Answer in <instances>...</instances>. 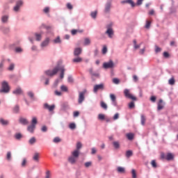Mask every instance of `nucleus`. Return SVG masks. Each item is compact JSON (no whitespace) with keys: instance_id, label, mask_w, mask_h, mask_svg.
Instances as JSON below:
<instances>
[{"instance_id":"obj_1","label":"nucleus","mask_w":178,"mask_h":178,"mask_svg":"<svg viewBox=\"0 0 178 178\" xmlns=\"http://www.w3.org/2000/svg\"><path fill=\"white\" fill-rule=\"evenodd\" d=\"M72 155L68 158V162L72 165H74L76 162H77V159H79V156H80V151L74 150L72 152Z\"/></svg>"},{"instance_id":"obj_2","label":"nucleus","mask_w":178,"mask_h":178,"mask_svg":"<svg viewBox=\"0 0 178 178\" xmlns=\"http://www.w3.org/2000/svg\"><path fill=\"white\" fill-rule=\"evenodd\" d=\"M10 91V87L9 84L6 81H3L1 83V88L0 89V94H8Z\"/></svg>"},{"instance_id":"obj_3","label":"nucleus","mask_w":178,"mask_h":178,"mask_svg":"<svg viewBox=\"0 0 178 178\" xmlns=\"http://www.w3.org/2000/svg\"><path fill=\"white\" fill-rule=\"evenodd\" d=\"M124 97H126V98H128L129 99H132L133 101H137V97L131 95L129 89H125L124 90Z\"/></svg>"},{"instance_id":"obj_4","label":"nucleus","mask_w":178,"mask_h":178,"mask_svg":"<svg viewBox=\"0 0 178 178\" xmlns=\"http://www.w3.org/2000/svg\"><path fill=\"white\" fill-rule=\"evenodd\" d=\"M106 29L107 31H106V34L108 35L109 38H112L114 34L113 29H112V24L107 25Z\"/></svg>"},{"instance_id":"obj_5","label":"nucleus","mask_w":178,"mask_h":178,"mask_svg":"<svg viewBox=\"0 0 178 178\" xmlns=\"http://www.w3.org/2000/svg\"><path fill=\"white\" fill-rule=\"evenodd\" d=\"M58 72H59V67H56L52 70L46 71L45 74H47V76H49L50 77H53V76H55V74H56V73H58Z\"/></svg>"},{"instance_id":"obj_6","label":"nucleus","mask_w":178,"mask_h":178,"mask_svg":"<svg viewBox=\"0 0 178 178\" xmlns=\"http://www.w3.org/2000/svg\"><path fill=\"white\" fill-rule=\"evenodd\" d=\"M105 88V85L104 83H100L99 85H95L93 88L94 92H98V91L103 90Z\"/></svg>"},{"instance_id":"obj_7","label":"nucleus","mask_w":178,"mask_h":178,"mask_svg":"<svg viewBox=\"0 0 178 178\" xmlns=\"http://www.w3.org/2000/svg\"><path fill=\"white\" fill-rule=\"evenodd\" d=\"M115 66V63H113V61L112 60H109L107 63H104L103 67L104 69H112Z\"/></svg>"},{"instance_id":"obj_8","label":"nucleus","mask_w":178,"mask_h":178,"mask_svg":"<svg viewBox=\"0 0 178 178\" xmlns=\"http://www.w3.org/2000/svg\"><path fill=\"white\" fill-rule=\"evenodd\" d=\"M85 94H86V91L79 92V100H78L79 104H82L83 101H84Z\"/></svg>"},{"instance_id":"obj_9","label":"nucleus","mask_w":178,"mask_h":178,"mask_svg":"<svg viewBox=\"0 0 178 178\" xmlns=\"http://www.w3.org/2000/svg\"><path fill=\"white\" fill-rule=\"evenodd\" d=\"M165 106V104H163V100L159 99L158 104H157V109L158 111H162Z\"/></svg>"},{"instance_id":"obj_10","label":"nucleus","mask_w":178,"mask_h":178,"mask_svg":"<svg viewBox=\"0 0 178 178\" xmlns=\"http://www.w3.org/2000/svg\"><path fill=\"white\" fill-rule=\"evenodd\" d=\"M44 108L48 109V111H49V112H52V111H54V109H55V105L54 104L50 106L49 104L46 103V104H44Z\"/></svg>"},{"instance_id":"obj_11","label":"nucleus","mask_w":178,"mask_h":178,"mask_svg":"<svg viewBox=\"0 0 178 178\" xmlns=\"http://www.w3.org/2000/svg\"><path fill=\"white\" fill-rule=\"evenodd\" d=\"M121 3H129L130 6H132V8H134V6H136V4L134 3V1H133V0H125V1H122Z\"/></svg>"},{"instance_id":"obj_12","label":"nucleus","mask_w":178,"mask_h":178,"mask_svg":"<svg viewBox=\"0 0 178 178\" xmlns=\"http://www.w3.org/2000/svg\"><path fill=\"white\" fill-rule=\"evenodd\" d=\"M48 44H49V39L47 38L42 43L41 47L42 48H44L45 47H48Z\"/></svg>"},{"instance_id":"obj_13","label":"nucleus","mask_w":178,"mask_h":178,"mask_svg":"<svg viewBox=\"0 0 178 178\" xmlns=\"http://www.w3.org/2000/svg\"><path fill=\"white\" fill-rule=\"evenodd\" d=\"M81 51H82L81 48L80 47L76 48L74 51V56H79V55H81Z\"/></svg>"},{"instance_id":"obj_14","label":"nucleus","mask_w":178,"mask_h":178,"mask_svg":"<svg viewBox=\"0 0 178 178\" xmlns=\"http://www.w3.org/2000/svg\"><path fill=\"white\" fill-rule=\"evenodd\" d=\"M89 73H90V74H91V76L92 77H99V74H98L97 72H94V70H92V68L89 69Z\"/></svg>"},{"instance_id":"obj_15","label":"nucleus","mask_w":178,"mask_h":178,"mask_svg":"<svg viewBox=\"0 0 178 178\" xmlns=\"http://www.w3.org/2000/svg\"><path fill=\"white\" fill-rule=\"evenodd\" d=\"M83 29H72V31H71V34L72 35H76V34L77 33H83Z\"/></svg>"},{"instance_id":"obj_16","label":"nucleus","mask_w":178,"mask_h":178,"mask_svg":"<svg viewBox=\"0 0 178 178\" xmlns=\"http://www.w3.org/2000/svg\"><path fill=\"white\" fill-rule=\"evenodd\" d=\"M173 158H175V156L173 155V154L168 153L166 155L165 159L167 161H172V159H173Z\"/></svg>"},{"instance_id":"obj_17","label":"nucleus","mask_w":178,"mask_h":178,"mask_svg":"<svg viewBox=\"0 0 178 178\" xmlns=\"http://www.w3.org/2000/svg\"><path fill=\"white\" fill-rule=\"evenodd\" d=\"M13 92V94H15V95H20V94H22V92H23V91L22 90V88H17Z\"/></svg>"},{"instance_id":"obj_18","label":"nucleus","mask_w":178,"mask_h":178,"mask_svg":"<svg viewBox=\"0 0 178 178\" xmlns=\"http://www.w3.org/2000/svg\"><path fill=\"white\" fill-rule=\"evenodd\" d=\"M33 161H35V162H38L39 159H40V154L39 153H35L33 154Z\"/></svg>"},{"instance_id":"obj_19","label":"nucleus","mask_w":178,"mask_h":178,"mask_svg":"<svg viewBox=\"0 0 178 178\" xmlns=\"http://www.w3.org/2000/svg\"><path fill=\"white\" fill-rule=\"evenodd\" d=\"M19 123H22V124H29V121L26 118H19Z\"/></svg>"},{"instance_id":"obj_20","label":"nucleus","mask_w":178,"mask_h":178,"mask_svg":"<svg viewBox=\"0 0 178 178\" xmlns=\"http://www.w3.org/2000/svg\"><path fill=\"white\" fill-rule=\"evenodd\" d=\"M0 123H1L3 126H8V124H9V121L4 120L3 118H1Z\"/></svg>"},{"instance_id":"obj_21","label":"nucleus","mask_w":178,"mask_h":178,"mask_svg":"<svg viewBox=\"0 0 178 178\" xmlns=\"http://www.w3.org/2000/svg\"><path fill=\"white\" fill-rule=\"evenodd\" d=\"M113 145L115 149H119V148H120V143L118 141L113 142Z\"/></svg>"},{"instance_id":"obj_22","label":"nucleus","mask_w":178,"mask_h":178,"mask_svg":"<svg viewBox=\"0 0 178 178\" xmlns=\"http://www.w3.org/2000/svg\"><path fill=\"white\" fill-rule=\"evenodd\" d=\"M111 10V3H107L105 7L104 12L105 13H108Z\"/></svg>"},{"instance_id":"obj_23","label":"nucleus","mask_w":178,"mask_h":178,"mask_svg":"<svg viewBox=\"0 0 178 178\" xmlns=\"http://www.w3.org/2000/svg\"><path fill=\"white\" fill-rule=\"evenodd\" d=\"M117 171L118 173H126V170L123 167H118Z\"/></svg>"},{"instance_id":"obj_24","label":"nucleus","mask_w":178,"mask_h":178,"mask_svg":"<svg viewBox=\"0 0 178 178\" xmlns=\"http://www.w3.org/2000/svg\"><path fill=\"white\" fill-rule=\"evenodd\" d=\"M72 62H74V63H79L80 62H83V58H81V57H77L76 58H74L72 60Z\"/></svg>"},{"instance_id":"obj_25","label":"nucleus","mask_w":178,"mask_h":178,"mask_svg":"<svg viewBox=\"0 0 178 178\" xmlns=\"http://www.w3.org/2000/svg\"><path fill=\"white\" fill-rule=\"evenodd\" d=\"M35 129V125L29 126L28 127V131H30V133H33Z\"/></svg>"},{"instance_id":"obj_26","label":"nucleus","mask_w":178,"mask_h":178,"mask_svg":"<svg viewBox=\"0 0 178 178\" xmlns=\"http://www.w3.org/2000/svg\"><path fill=\"white\" fill-rule=\"evenodd\" d=\"M15 138L16 140H20L21 138H23V135L20 133H17L15 135Z\"/></svg>"},{"instance_id":"obj_27","label":"nucleus","mask_w":178,"mask_h":178,"mask_svg":"<svg viewBox=\"0 0 178 178\" xmlns=\"http://www.w3.org/2000/svg\"><path fill=\"white\" fill-rule=\"evenodd\" d=\"M100 105H101L102 108L103 109H104L105 111H106V109H108V105L106 104V103L104 102H101Z\"/></svg>"},{"instance_id":"obj_28","label":"nucleus","mask_w":178,"mask_h":178,"mask_svg":"<svg viewBox=\"0 0 178 178\" xmlns=\"http://www.w3.org/2000/svg\"><path fill=\"white\" fill-rule=\"evenodd\" d=\"M127 138H128V140H133V138H134V134L129 133V134H127Z\"/></svg>"},{"instance_id":"obj_29","label":"nucleus","mask_w":178,"mask_h":178,"mask_svg":"<svg viewBox=\"0 0 178 178\" xmlns=\"http://www.w3.org/2000/svg\"><path fill=\"white\" fill-rule=\"evenodd\" d=\"M140 120H141V124L142 126H145V116H144L143 115H141L140 117Z\"/></svg>"},{"instance_id":"obj_30","label":"nucleus","mask_w":178,"mask_h":178,"mask_svg":"<svg viewBox=\"0 0 178 178\" xmlns=\"http://www.w3.org/2000/svg\"><path fill=\"white\" fill-rule=\"evenodd\" d=\"M84 45H90L91 44V40H90V38H86L84 39Z\"/></svg>"},{"instance_id":"obj_31","label":"nucleus","mask_w":178,"mask_h":178,"mask_svg":"<svg viewBox=\"0 0 178 178\" xmlns=\"http://www.w3.org/2000/svg\"><path fill=\"white\" fill-rule=\"evenodd\" d=\"M9 19V17L7 15H4L1 17V22L3 23H6V22H8V19Z\"/></svg>"},{"instance_id":"obj_32","label":"nucleus","mask_w":178,"mask_h":178,"mask_svg":"<svg viewBox=\"0 0 178 178\" xmlns=\"http://www.w3.org/2000/svg\"><path fill=\"white\" fill-rule=\"evenodd\" d=\"M110 98H111L112 102H113L114 104L116 102V96L115 95L111 94Z\"/></svg>"},{"instance_id":"obj_33","label":"nucleus","mask_w":178,"mask_h":178,"mask_svg":"<svg viewBox=\"0 0 178 178\" xmlns=\"http://www.w3.org/2000/svg\"><path fill=\"white\" fill-rule=\"evenodd\" d=\"M60 79H63L64 76H65V68L64 67H61L60 68Z\"/></svg>"},{"instance_id":"obj_34","label":"nucleus","mask_w":178,"mask_h":178,"mask_svg":"<svg viewBox=\"0 0 178 178\" xmlns=\"http://www.w3.org/2000/svg\"><path fill=\"white\" fill-rule=\"evenodd\" d=\"M133 156V152L131 150H128L126 152V156L127 158H130V156Z\"/></svg>"},{"instance_id":"obj_35","label":"nucleus","mask_w":178,"mask_h":178,"mask_svg":"<svg viewBox=\"0 0 178 178\" xmlns=\"http://www.w3.org/2000/svg\"><path fill=\"white\" fill-rule=\"evenodd\" d=\"M6 159L10 161L12 159V153L10 152H7Z\"/></svg>"},{"instance_id":"obj_36","label":"nucleus","mask_w":178,"mask_h":178,"mask_svg":"<svg viewBox=\"0 0 178 178\" xmlns=\"http://www.w3.org/2000/svg\"><path fill=\"white\" fill-rule=\"evenodd\" d=\"M81 147H83V145H81V143L78 142L76 143V149H75V151H80Z\"/></svg>"},{"instance_id":"obj_37","label":"nucleus","mask_w":178,"mask_h":178,"mask_svg":"<svg viewBox=\"0 0 178 178\" xmlns=\"http://www.w3.org/2000/svg\"><path fill=\"white\" fill-rule=\"evenodd\" d=\"M131 175H132V178H137V172L136 170L134 169L131 170Z\"/></svg>"},{"instance_id":"obj_38","label":"nucleus","mask_w":178,"mask_h":178,"mask_svg":"<svg viewBox=\"0 0 178 178\" xmlns=\"http://www.w3.org/2000/svg\"><path fill=\"white\" fill-rule=\"evenodd\" d=\"M98 119L99 120H105V115L104 114H99L98 115Z\"/></svg>"},{"instance_id":"obj_39","label":"nucleus","mask_w":178,"mask_h":178,"mask_svg":"<svg viewBox=\"0 0 178 178\" xmlns=\"http://www.w3.org/2000/svg\"><path fill=\"white\" fill-rule=\"evenodd\" d=\"M19 109L20 108L19 107V106H15L13 108L14 113H19Z\"/></svg>"},{"instance_id":"obj_40","label":"nucleus","mask_w":178,"mask_h":178,"mask_svg":"<svg viewBox=\"0 0 178 178\" xmlns=\"http://www.w3.org/2000/svg\"><path fill=\"white\" fill-rule=\"evenodd\" d=\"M151 165H152V168H154L158 167V165H156V161L155 160H152L151 161Z\"/></svg>"},{"instance_id":"obj_41","label":"nucleus","mask_w":178,"mask_h":178,"mask_svg":"<svg viewBox=\"0 0 178 178\" xmlns=\"http://www.w3.org/2000/svg\"><path fill=\"white\" fill-rule=\"evenodd\" d=\"M60 90H61V91H64L65 92H67V88L65 85L61 86Z\"/></svg>"},{"instance_id":"obj_42","label":"nucleus","mask_w":178,"mask_h":178,"mask_svg":"<svg viewBox=\"0 0 178 178\" xmlns=\"http://www.w3.org/2000/svg\"><path fill=\"white\" fill-rule=\"evenodd\" d=\"M135 106H136V105L134 104V102H131L129 104V109H133Z\"/></svg>"},{"instance_id":"obj_43","label":"nucleus","mask_w":178,"mask_h":178,"mask_svg":"<svg viewBox=\"0 0 178 178\" xmlns=\"http://www.w3.org/2000/svg\"><path fill=\"white\" fill-rule=\"evenodd\" d=\"M98 13L97 11H94L92 12L90 14L91 17H92L93 19H95V17H97V14Z\"/></svg>"},{"instance_id":"obj_44","label":"nucleus","mask_w":178,"mask_h":178,"mask_svg":"<svg viewBox=\"0 0 178 178\" xmlns=\"http://www.w3.org/2000/svg\"><path fill=\"white\" fill-rule=\"evenodd\" d=\"M36 140L35 138L33 137L29 140V144H31V145H33V144H34L35 143Z\"/></svg>"},{"instance_id":"obj_45","label":"nucleus","mask_w":178,"mask_h":178,"mask_svg":"<svg viewBox=\"0 0 178 178\" xmlns=\"http://www.w3.org/2000/svg\"><path fill=\"white\" fill-rule=\"evenodd\" d=\"M69 127L71 129V130H74V129H76V124L71 123L70 124Z\"/></svg>"},{"instance_id":"obj_46","label":"nucleus","mask_w":178,"mask_h":178,"mask_svg":"<svg viewBox=\"0 0 178 178\" xmlns=\"http://www.w3.org/2000/svg\"><path fill=\"white\" fill-rule=\"evenodd\" d=\"M36 41H41V34L35 33Z\"/></svg>"},{"instance_id":"obj_47","label":"nucleus","mask_w":178,"mask_h":178,"mask_svg":"<svg viewBox=\"0 0 178 178\" xmlns=\"http://www.w3.org/2000/svg\"><path fill=\"white\" fill-rule=\"evenodd\" d=\"M168 83L170 86L175 85V78H171L169 79Z\"/></svg>"},{"instance_id":"obj_48","label":"nucleus","mask_w":178,"mask_h":178,"mask_svg":"<svg viewBox=\"0 0 178 178\" xmlns=\"http://www.w3.org/2000/svg\"><path fill=\"white\" fill-rule=\"evenodd\" d=\"M15 69V64L14 63H11L10 65V66L8 68V70L12 71Z\"/></svg>"},{"instance_id":"obj_49","label":"nucleus","mask_w":178,"mask_h":178,"mask_svg":"<svg viewBox=\"0 0 178 178\" xmlns=\"http://www.w3.org/2000/svg\"><path fill=\"white\" fill-rule=\"evenodd\" d=\"M151 27V21H146L145 29H149Z\"/></svg>"},{"instance_id":"obj_50","label":"nucleus","mask_w":178,"mask_h":178,"mask_svg":"<svg viewBox=\"0 0 178 178\" xmlns=\"http://www.w3.org/2000/svg\"><path fill=\"white\" fill-rule=\"evenodd\" d=\"M37 124V118L34 117L32 119V126H35Z\"/></svg>"},{"instance_id":"obj_51","label":"nucleus","mask_w":178,"mask_h":178,"mask_svg":"<svg viewBox=\"0 0 178 178\" xmlns=\"http://www.w3.org/2000/svg\"><path fill=\"white\" fill-rule=\"evenodd\" d=\"M61 140L60 138L59 137H56L54 139V143H60Z\"/></svg>"},{"instance_id":"obj_52","label":"nucleus","mask_w":178,"mask_h":178,"mask_svg":"<svg viewBox=\"0 0 178 178\" xmlns=\"http://www.w3.org/2000/svg\"><path fill=\"white\" fill-rule=\"evenodd\" d=\"M162 51V49H161L159 47L156 46L155 47V52L156 54H158V52H161Z\"/></svg>"},{"instance_id":"obj_53","label":"nucleus","mask_w":178,"mask_h":178,"mask_svg":"<svg viewBox=\"0 0 178 178\" xmlns=\"http://www.w3.org/2000/svg\"><path fill=\"white\" fill-rule=\"evenodd\" d=\"M54 42L55 44H59V42H60V37H57L56 39H55L54 40Z\"/></svg>"},{"instance_id":"obj_54","label":"nucleus","mask_w":178,"mask_h":178,"mask_svg":"<svg viewBox=\"0 0 178 178\" xmlns=\"http://www.w3.org/2000/svg\"><path fill=\"white\" fill-rule=\"evenodd\" d=\"M92 165V163L91 161H88V162L85 163V166L86 168H90V166H91Z\"/></svg>"},{"instance_id":"obj_55","label":"nucleus","mask_w":178,"mask_h":178,"mask_svg":"<svg viewBox=\"0 0 178 178\" xmlns=\"http://www.w3.org/2000/svg\"><path fill=\"white\" fill-rule=\"evenodd\" d=\"M67 9H70V10H72V9H73V6L72 5V3H67Z\"/></svg>"},{"instance_id":"obj_56","label":"nucleus","mask_w":178,"mask_h":178,"mask_svg":"<svg viewBox=\"0 0 178 178\" xmlns=\"http://www.w3.org/2000/svg\"><path fill=\"white\" fill-rule=\"evenodd\" d=\"M108 52V48H106V46H104L102 49V54H105Z\"/></svg>"},{"instance_id":"obj_57","label":"nucleus","mask_w":178,"mask_h":178,"mask_svg":"<svg viewBox=\"0 0 178 178\" xmlns=\"http://www.w3.org/2000/svg\"><path fill=\"white\" fill-rule=\"evenodd\" d=\"M113 120H118V119H119V113H115L113 116Z\"/></svg>"},{"instance_id":"obj_58","label":"nucleus","mask_w":178,"mask_h":178,"mask_svg":"<svg viewBox=\"0 0 178 178\" xmlns=\"http://www.w3.org/2000/svg\"><path fill=\"white\" fill-rule=\"evenodd\" d=\"M43 12L44 13H49V7L44 8V9H43Z\"/></svg>"},{"instance_id":"obj_59","label":"nucleus","mask_w":178,"mask_h":178,"mask_svg":"<svg viewBox=\"0 0 178 178\" xmlns=\"http://www.w3.org/2000/svg\"><path fill=\"white\" fill-rule=\"evenodd\" d=\"M28 95L30 98H34V93H33V92H28Z\"/></svg>"},{"instance_id":"obj_60","label":"nucleus","mask_w":178,"mask_h":178,"mask_svg":"<svg viewBox=\"0 0 178 178\" xmlns=\"http://www.w3.org/2000/svg\"><path fill=\"white\" fill-rule=\"evenodd\" d=\"M16 5H18V6L20 8L22 5H23V1L21 0H19L18 1H17Z\"/></svg>"},{"instance_id":"obj_61","label":"nucleus","mask_w":178,"mask_h":178,"mask_svg":"<svg viewBox=\"0 0 178 178\" xmlns=\"http://www.w3.org/2000/svg\"><path fill=\"white\" fill-rule=\"evenodd\" d=\"M113 83H114V84H119V79L116 78L113 79Z\"/></svg>"},{"instance_id":"obj_62","label":"nucleus","mask_w":178,"mask_h":178,"mask_svg":"<svg viewBox=\"0 0 178 178\" xmlns=\"http://www.w3.org/2000/svg\"><path fill=\"white\" fill-rule=\"evenodd\" d=\"M150 101H152V102H155L156 101V97L152 96L150 98Z\"/></svg>"},{"instance_id":"obj_63","label":"nucleus","mask_w":178,"mask_h":178,"mask_svg":"<svg viewBox=\"0 0 178 178\" xmlns=\"http://www.w3.org/2000/svg\"><path fill=\"white\" fill-rule=\"evenodd\" d=\"M23 51L20 47H16L15 48V52H22Z\"/></svg>"},{"instance_id":"obj_64","label":"nucleus","mask_w":178,"mask_h":178,"mask_svg":"<svg viewBox=\"0 0 178 178\" xmlns=\"http://www.w3.org/2000/svg\"><path fill=\"white\" fill-rule=\"evenodd\" d=\"M46 178H51V172H49V171L47 172Z\"/></svg>"}]
</instances>
